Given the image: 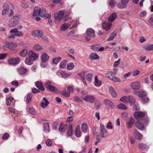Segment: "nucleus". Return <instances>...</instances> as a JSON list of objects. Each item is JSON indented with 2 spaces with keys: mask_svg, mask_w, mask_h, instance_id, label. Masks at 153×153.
<instances>
[{
  "mask_svg": "<svg viewBox=\"0 0 153 153\" xmlns=\"http://www.w3.org/2000/svg\"><path fill=\"white\" fill-rule=\"evenodd\" d=\"M134 94L135 95L142 98L141 101L143 103L147 102L148 101L149 99L145 97L146 95V93L145 91L141 90L139 91L135 92Z\"/></svg>",
  "mask_w": 153,
  "mask_h": 153,
  "instance_id": "nucleus-1",
  "label": "nucleus"
},
{
  "mask_svg": "<svg viewBox=\"0 0 153 153\" xmlns=\"http://www.w3.org/2000/svg\"><path fill=\"white\" fill-rule=\"evenodd\" d=\"M53 82L50 80L47 81L45 84V86L46 88L52 92H56L58 91V89L55 87L53 86Z\"/></svg>",
  "mask_w": 153,
  "mask_h": 153,
  "instance_id": "nucleus-2",
  "label": "nucleus"
},
{
  "mask_svg": "<svg viewBox=\"0 0 153 153\" xmlns=\"http://www.w3.org/2000/svg\"><path fill=\"white\" fill-rule=\"evenodd\" d=\"M19 22L18 16H15L12 18L9 21L8 25L11 27H13L17 25Z\"/></svg>",
  "mask_w": 153,
  "mask_h": 153,
  "instance_id": "nucleus-3",
  "label": "nucleus"
},
{
  "mask_svg": "<svg viewBox=\"0 0 153 153\" xmlns=\"http://www.w3.org/2000/svg\"><path fill=\"white\" fill-rule=\"evenodd\" d=\"M95 37L94 30L92 28H89L87 30L86 36L85 37V40L88 41H89L91 38H94Z\"/></svg>",
  "mask_w": 153,
  "mask_h": 153,
  "instance_id": "nucleus-4",
  "label": "nucleus"
},
{
  "mask_svg": "<svg viewBox=\"0 0 153 153\" xmlns=\"http://www.w3.org/2000/svg\"><path fill=\"white\" fill-rule=\"evenodd\" d=\"M64 14V12L62 11H60L59 13H56L54 14L55 22L57 24H59L62 18L63 17Z\"/></svg>",
  "mask_w": 153,
  "mask_h": 153,
  "instance_id": "nucleus-5",
  "label": "nucleus"
},
{
  "mask_svg": "<svg viewBox=\"0 0 153 153\" xmlns=\"http://www.w3.org/2000/svg\"><path fill=\"white\" fill-rule=\"evenodd\" d=\"M100 136L101 138L106 137L107 136L108 133L105 126L102 124L100 125Z\"/></svg>",
  "mask_w": 153,
  "mask_h": 153,
  "instance_id": "nucleus-6",
  "label": "nucleus"
},
{
  "mask_svg": "<svg viewBox=\"0 0 153 153\" xmlns=\"http://www.w3.org/2000/svg\"><path fill=\"white\" fill-rule=\"evenodd\" d=\"M20 59L18 57L11 58L8 60V62L9 65H15L19 63Z\"/></svg>",
  "mask_w": 153,
  "mask_h": 153,
  "instance_id": "nucleus-7",
  "label": "nucleus"
},
{
  "mask_svg": "<svg viewBox=\"0 0 153 153\" xmlns=\"http://www.w3.org/2000/svg\"><path fill=\"white\" fill-rule=\"evenodd\" d=\"M28 54L29 57L32 59L33 61L36 60L39 56V54L36 53L33 51H29L28 52Z\"/></svg>",
  "mask_w": 153,
  "mask_h": 153,
  "instance_id": "nucleus-8",
  "label": "nucleus"
},
{
  "mask_svg": "<svg viewBox=\"0 0 153 153\" xmlns=\"http://www.w3.org/2000/svg\"><path fill=\"white\" fill-rule=\"evenodd\" d=\"M45 9L43 8H41L39 16L45 19L50 18L51 16L50 13H45Z\"/></svg>",
  "mask_w": 153,
  "mask_h": 153,
  "instance_id": "nucleus-9",
  "label": "nucleus"
},
{
  "mask_svg": "<svg viewBox=\"0 0 153 153\" xmlns=\"http://www.w3.org/2000/svg\"><path fill=\"white\" fill-rule=\"evenodd\" d=\"M134 115L135 118L138 120L145 116L146 115V113L145 112L137 111L134 112Z\"/></svg>",
  "mask_w": 153,
  "mask_h": 153,
  "instance_id": "nucleus-10",
  "label": "nucleus"
},
{
  "mask_svg": "<svg viewBox=\"0 0 153 153\" xmlns=\"http://www.w3.org/2000/svg\"><path fill=\"white\" fill-rule=\"evenodd\" d=\"M84 100L87 102L90 103H94L95 101V97L92 95H87L83 99Z\"/></svg>",
  "mask_w": 153,
  "mask_h": 153,
  "instance_id": "nucleus-11",
  "label": "nucleus"
},
{
  "mask_svg": "<svg viewBox=\"0 0 153 153\" xmlns=\"http://www.w3.org/2000/svg\"><path fill=\"white\" fill-rule=\"evenodd\" d=\"M10 33H15L16 36L21 37L23 36V33L20 31L18 30L17 28H14L10 30Z\"/></svg>",
  "mask_w": 153,
  "mask_h": 153,
  "instance_id": "nucleus-12",
  "label": "nucleus"
},
{
  "mask_svg": "<svg viewBox=\"0 0 153 153\" xmlns=\"http://www.w3.org/2000/svg\"><path fill=\"white\" fill-rule=\"evenodd\" d=\"M140 83L137 81H134L132 82L131 85V88L135 90H137L140 89Z\"/></svg>",
  "mask_w": 153,
  "mask_h": 153,
  "instance_id": "nucleus-13",
  "label": "nucleus"
},
{
  "mask_svg": "<svg viewBox=\"0 0 153 153\" xmlns=\"http://www.w3.org/2000/svg\"><path fill=\"white\" fill-rule=\"evenodd\" d=\"M32 35L34 37L40 38L43 34V32L40 30H37L33 31L32 33Z\"/></svg>",
  "mask_w": 153,
  "mask_h": 153,
  "instance_id": "nucleus-14",
  "label": "nucleus"
},
{
  "mask_svg": "<svg viewBox=\"0 0 153 153\" xmlns=\"http://www.w3.org/2000/svg\"><path fill=\"white\" fill-rule=\"evenodd\" d=\"M111 25V23H109L107 21H105L102 24V27L106 31L109 30Z\"/></svg>",
  "mask_w": 153,
  "mask_h": 153,
  "instance_id": "nucleus-15",
  "label": "nucleus"
},
{
  "mask_svg": "<svg viewBox=\"0 0 153 153\" xmlns=\"http://www.w3.org/2000/svg\"><path fill=\"white\" fill-rule=\"evenodd\" d=\"M41 8L39 7H36L34 8V12L32 16V18L34 19V17L39 16Z\"/></svg>",
  "mask_w": 153,
  "mask_h": 153,
  "instance_id": "nucleus-16",
  "label": "nucleus"
},
{
  "mask_svg": "<svg viewBox=\"0 0 153 153\" xmlns=\"http://www.w3.org/2000/svg\"><path fill=\"white\" fill-rule=\"evenodd\" d=\"M49 56L46 53H43L41 56V60L47 61L49 59Z\"/></svg>",
  "mask_w": 153,
  "mask_h": 153,
  "instance_id": "nucleus-17",
  "label": "nucleus"
},
{
  "mask_svg": "<svg viewBox=\"0 0 153 153\" xmlns=\"http://www.w3.org/2000/svg\"><path fill=\"white\" fill-rule=\"evenodd\" d=\"M36 87L38 88L39 90L43 91L45 90V89L43 86L42 83L38 81L35 83Z\"/></svg>",
  "mask_w": 153,
  "mask_h": 153,
  "instance_id": "nucleus-18",
  "label": "nucleus"
},
{
  "mask_svg": "<svg viewBox=\"0 0 153 153\" xmlns=\"http://www.w3.org/2000/svg\"><path fill=\"white\" fill-rule=\"evenodd\" d=\"M68 126L67 125H63L62 123H61L59 128V131L60 132H64L67 129Z\"/></svg>",
  "mask_w": 153,
  "mask_h": 153,
  "instance_id": "nucleus-19",
  "label": "nucleus"
},
{
  "mask_svg": "<svg viewBox=\"0 0 153 153\" xmlns=\"http://www.w3.org/2000/svg\"><path fill=\"white\" fill-rule=\"evenodd\" d=\"M134 122V120L133 118L130 117L128 118L127 124V127L128 128H130L132 127Z\"/></svg>",
  "mask_w": 153,
  "mask_h": 153,
  "instance_id": "nucleus-20",
  "label": "nucleus"
},
{
  "mask_svg": "<svg viewBox=\"0 0 153 153\" xmlns=\"http://www.w3.org/2000/svg\"><path fill=\"white\" fill-rule=\"evenodd\" d=\"M9 6L7 3H5L3 6V10L2 12L3 15H4L7 12H8L9 11Z\"/></svg>",
  "mask_w": 153,
  "mask_h": 153,
  "instance_id": "nucleus-21",
  "label": "nucleus"
},
{
  "mask_svg": "<svg viewBox=\"0 0 153 153\" xmlns=\"http://www.w3.org/2000/svg\"><path fill=\"white\" fill-rule=\"evenodd\" d=\"M136 127L140 130L142 131L144 130V127L143 123L139 121H137L136 123Z\"/></svg>",
  "mask_w": 153,
  "mask_h": 153,
  "instance_id": "nucleus-22",
  "label": "nucleus"
},
{
  "mask_svg": "<svg viewBox=\"0 0 153 153\" xmlns=\"http://www.w3.org/2000/svg\"><path fill=\"white\" fill-rule=\"evenodd\" d=\"M115 74L114 72H110L108 73L106 75V76L110 79L114 81L115 79Z\"/></svg>",
  "mask_w": 153,
  "mask_h": 153,
  "instance_id": "nucleus-23",
  "label": "nucleus"
},
{
  "mask_svg": "<svg viewBox=\"0 0 153 153\" xmlns=\"http://www.w3.org/2000/svg\"><path fill=\"white\" fill-rule=\"evenodd\" d=\"M44 131L48 133L50 131L49 125L48 123H45L43 125Z\"/></svg>",
  "mask_w": 153,
  "mask_h": 153,
  "instance_id": "nucleus-24",
  "label": "nucleus"
},
{
  "mask_svg": "<svg viewBox=\"0 0 153 153\" xmlns=\"http://www.w3.org/2000/svg\"><path fill=\"white\" fill-rule=\"evenodd\" d=\"M75 135L77 137H79L81 136V132L80 131V127L77 126L75 129Z\"/></svg>",
  "mask_w": 153,
  "mask_h": 153,
  "instance_id": "nucleus-25",
  "label": "nucleus"
},
{
  "mask_svg": "<svg viewBox=\"0 0 153 153\" xmlns=\"http://www.w3.org/2000/svg\"><path fill=\"white\" fill-rule=\"evenodd\" d=\"M101 81L98 80L97 76H95L94 81V85L97 87H99L101 85Z\"/></svg>",
  "mask_w": 153,
  "mask_h": 153,
  "instance_id": "nucleus-26",
  "label": "nucleus"
},
{
  "mask_svg": "<svg viewBox=\"0 0 153 153\" xmlns=\"http://www.w3.org/2000/svg\"><path fill=\"white\" fill-rule=\"evenodd\" d=\"M33 61L31 59L29 56L26 58L25 60V63L27 65H30L32 64L33 63Z\"/></svg>",
  "mask_w": 153,
  "mask_h": 153,
  "instance_id": "nucleus-27",
  "label": "nucleus"
},
{
  "mask_svg": "<svg viewBox=\"0 0 153 153\" xmlns=\"http://www.w3.org/2000/svg\"><path fill=\"white\" fill-rule=\"evenodd\" d=\"M18 71L19 74L20 75H24L27 72V69L26 68L22 67L20 69H19Z\"/></svg>",
  "mask_w": 153,
  "mask_h": 153,
  "instance_id": "nucleus-28",
  "label": "nucleus"
},
{
  "mask_svg": "<svg viewBox=\"0 0 153 153\" xmlns=\"http://www.w3.org/2000/svg\"><path fill=\"white\" fill-rule=\"evenodd\" d=\"M134 135L138 140L141 139L143 137L142 135L137 130H135L134 133Z\"/></svg>",
  "mask_w": 153,
  "mask_h": 153,
  "instance_id": "nucleus-29",
  "label": "nucleus"
},
{
  "mask_svg": "<svg viewBox=\"0 0 153 153\" xmlns=\"http://www.w3.org/2000/svg\"><path fill=\"white\" fill-rule=\"evenodd\" d=\"M99 57V56L95 53H91L90 55V58L91 60L98 59Z\"/></svg>",
  "mask_w": 153,
  "mask_h": 153,
  "instance_id": "nucleus-30",
  "label": "nucleus"
},
{
  "mask_svg": "<svg viewBox=\"0 0 153 153\" xmlns=\"http://www.w3.org/2000/svg\"><path fill=\"white\" fill-rule=\"evenodd\" d=\"M69 26V24L65 23L61 26L60 30L62 31H64L67 29Z\"/></svg>",
  "mask_w": 153,
  "mask_h": 153,
  "instance_id": "nucleus-31",
  "label": "nucleus"
},
{
  "mask_svg": "<svg viewBox=\"0 0 153 153\" xmlns=\"http://www.w3.org/2000/svg\"><path fill=\"white\" fill-rule=\"evenodd\" d=\"M73 130L72 128V125L70 124L69 126L68 130L67 131V134L69 136H71L73 134Z\"/></svg>",
  "mask_w": 153,
  "mask_h": 153,
  "instance_id": "nucleus-32",
  "label": "nucleus"
},
{
  "mask_svg": "<svg viewBox=\"0 0 153 153\" xmlns=\"http://www.w3.org/2000/svg\"><path fill=\"white\" fill-rule=\"evenodd\" d=\"M85 72L84 71H82L79 73L78 74V75L82 79V82L84 83L85 80Z\"/></svg>",
  "mask_w": 153,
  "mask_h": 153,
  "instance_id": "nucleus-33",
  "label": "nucleus"
},
{
  "mask_svg": "<svg viewBox=\"0 0 153 153\" xmlns=\"http://www.w3.org/2000/svg\"><path fill=\"white\" fill-rule=\"evenodd\" d=\"M60 75L63 78H66L70 76V74L69 73H66L64 71H62L60 72Z\"/></svg>",
  "mask_w": 153,
  "mask_h": 153,
  "instance_id": "nucleus-34",
  "label": "nucleus"
},
{
  "mask_svg": "<svg viewBox=\"0 0 153 153\" xmlns=\"http://www.w3.org/2000/svg\"><path fill=\"white\" fill-rule=\"evenodd\" d=\"M34 50L37 51H40L42 49V47L39 45L36 44L34 45L33 47Z\"/></svg>",
  "mask_w": 153,
  "mask_h": 153,
  "instance_id": "nucleus-35",
  "label": "nucleus"
},
{
  "mask_svg": "<svg viewBox=\"0 0 153 153\" xmlns=\"http://www.w3.org/2000/svg\"><path fill=\"white\" fill-rule=\"evenodd\" d=\"M74 68V65L72 62L68 63L67 66V68L68 70H71Z\"/></svg>",
  "mask_w": 153,
  "mask_h": 153,
  "instance_id": "nucleus-36",
  "label": "nucleus"
},
{
  "mask_svg": "<svg viewBox=\"0 0 153 153\" xmlns=\"http://www.w3.org/2000/svg\"><path fill=\"white\" fill-rule=\"evenodd\" d=\"M27 53V51L25 49H24L20 52V54L22 56H25Z\"/></svg>",
  "mask_w": 153,
  "mask_h": 153,
  "instance_id": "nucleus-37",
  "label": "nucleus"
},
{
  "mask_svg": "<svg viewBox=\"0 0 153 153\" xmlns=\"http://www.w3.org/2000/svg\"><path fill=\"white\" fill-rule=\"evenodd\" d=\"M109 91L113 97H115V90L114 88L111 86L109 88Z\"/></svg>",
  "mask_w": 153,
  "mask_h": 153,
  "instance_id": "nucleus-38",
  "label": "nucleus"
},
{
  "mask_svg": "<svg viewBox=\"0 0 153 153\" xmlns=\"http://www.w3.org/2000/svg\"><path fill=\"white\" fill-rule=\"evenodd\" d=\"M67 63L66 60H64L61 62L59 64V67L62 69L64 68L66 66Z\"/></svg>",
  "mask_w": 153,
  "mask_h": 153,
  "instance_id": "nucleus-39",
  "label": "nucleus"
},
{
  "mask_svg": "<svg viewBox=\"0 0 153 153\" xmlns=\"http://www.w3.org/2000/svg\"><path fill=\"white\" fill-rule=\"evenodd\" d=\"M117 107L119 109L126 110L127 108L126 106L123 103H121L117 105Z\"/></svg>",
  "mask_w": 153,
  "mask_h": 153,
  "instance_id": "nucleus-40",
  "label": "nucleus"
},
{
  "mask_svg": "<svg viewBox=\"0 0 153 153\" xmlns=\"http://www.w3.org/2000/svg\"><path fill=\"white\" fill-rule=\"evenodd\" d=\"M115 19V13H112L110 16L108 18V20L110 22L113 21Z\"/></svg>",
  "mask_w": 153,
  "mask_h": 153,
  "instance_id": "nucleus-41",
  "label": "nucleus"
},
{
  "mask_svg": "<svg viewBox=\"0 0 153 153\" xmlns=\"http://www.w3.org/2000/svg\"><path fill=\"white\" fill-rule=\"evenodd\" d=\"M144 48L146 51H152L153 50V44L145 46Z\"/></svg>",
  "mask_w": 153,
  "mask_h": 153,
  "instance_id": "nucleus-42",
  "label": "nucleus"
},
{
  "mask_svg": "<svg viewBox=\"0 0 153 153\" xmlns=\"http://www.w3.org/2000/svg\"><path fill=\"white\" fill-rule=\"evenodd\" d=\"M92 75L91 73H89L86 75V78L87 80L90 82L92 80Z\"/></svg>",
  "mask_w": 153,
  "mask_h": 153,
  "instance_id": "nucleus-43",
  "label": "nucleus"
},
{
  "mask_svg": "<svg viewBox=\"0 0 153 153\" xmlns=\"http://www.w3.org/2000/svg\"><path fill=\"white\" fill-rule=\"evenodd\" d=\"M61 59V58L60 57H56L53 59L52 62L54 64H56L60 61Z\"/></svg>",
  "mask_w": 153,
  "mask_h": 153,
  "instance_id": "nucleus-44",
  "label": "nucleus"
},
{
  "mask_svg": "<svg viewBox=\"0 0 153 153\" xmlns=\"http://www.w3.org/2000/svg\"><path fill=\"white\" fill-rule=\"evenodd\" d=\"M40 64L41 67L43 68H45L47 66L48 63L47 61L41 60Z\"/></svg>",
  "mask_w": 153,
  "mask_h": 153,
  "instance_id": "nucleus-45",
  "label": "nucleus"
},
{
  "mask_svg": "<svg viewBox=\"0 0 153 153\" xmlns=\"http://www.w3.org/2000/svg\"><path fill=\"white\" fill-rule=\"evenodd\" d=\"M87 126L85 123H83L82 125L81 128L84 132H85L87 131Z\"/></svg>",
  "mask_w": 153,
  "mask_h": 153,
  "instance_id": "nucleus-46",
  "label": "nucleus"
},
{
  "mask_svg": "<svg viewBox=\"0 0 153 153\" xmlns=\"http://www.w3.org/2000/svg\"><path fill=\"white\" fill-rule=\"evenodd\" d=\"M120 100L125 103H127L128 102V96H124L120 99Z\"/></svg>",
  "mask_w": 153,
  "mask_h": 153,
  "instance_id": "nucleus-47",
  "label": "nucleus"
},
{
  "mask_svg": "<svg viewBox=\"0 0 153 153\" xmlns=\"http://www.w3.org/2000/svg\"><path fill=\"white\" fill-rule=\"evenodd\" d=\"M32 97V95L31 94H27L26 98V102L27 104L30 102L31 101V99Z\"/></svg>",
  "mask_w": 153,
  "mask_h": 153,
  "instance_id": "nucleus-48",
  "label": "nucleus"
},
{
  "mask_svg": "<svg viewBox=\"0 0 153 153\" xmlns=\"http://www.w3.org/2000/svg\"><path fill=\"white\" fill-rule=\"evenodd\" d=\"M128 102L131 103L135 102V100L134 97L131 96H128Z\"/></svg>",
  "mask_w": 153,
  "mask_h": 153,
  "instance_id": "nucleus-49",
  "label": "nucleus"
},
{
  "mask_svg": "<svg viewBox=\"0 0 153 153\" xmlns=\"http://www.w3.org/2000/svg\"><path fill=\"white\" fill-rule=\"evenodd\" d=\"M99 47V45H96L91 46V48L92 50L94 51H98Z\"/></svg>",
  "mask_w": 153,
  "mask_h": 153,
  "instance_id": "nucleus-50",
  "label": "nucleus"
},
{
  "mask_svg": "<svg viewBox=\"0 0 153 153\" xmlns=\"http://www.w3.org/2000/svg\"><path fill=\"white\" fill-rule=\"evenodd\" d=\"M78 22L77 21H73L71 23V24H73L71 27H70V28H74L76 27L78 25Z\"/></svg>",
  "mask_w": 153,
  "mask_h": 153,
  "instance_id": "nucleus-51",
  "label": "nucleus"
},
{
  "mask_svg": "<svg viewBox=\"0 0 153 153\" xmlns=\"http://www.w3.org/2000/svg\"><path fill=\"white\" fill-rule=\"evenodd\" d=\"M16 44H14L13 43H10L8 44V48L11 50H13L15 47L16 46Z\"/></svg>",
  "mask_w": 153,
  "mask_h": 153,
  "instance_id": "nucleus-52",
  "label": "nucleus"
},
{
  "mask_svg": "<svg viewBox=\"0 0 153 153\" xmlns=\"http://www.w3.org/2000/svg\"><path fill=\"white\" fill-rule=\"evenodd\" d=\"M13 99V98L11 97H10L6 99V103L7 105H10L11 101Z\"/></svg>",
  "mask_w": 153,
  "mask_h": 153,
  "instance_id": "nucleus-53",
  "label": "nucleus"
},
{
  "mask_svg": "<svg viewBox=\"0 0 153 153\" xmlns=\"http://www.w3.org/2000/svg\"><path fill=\"white\" fill-rule=\"evenodd\" d=\"M140 71L139 70H135L132 72V75L134 76H135L140 74Z\"/></svg>",
  "mask_w": 153,
  "mask_h": 153,
  "instance_id": "nucleus-54",
  "label": "nucleus"
},
{
  "mask_svg": "<svg viewBox=\"0 0 153 153\" xmlns=\"http://www.w3.org/2000/svg\"><path fill=\"white\" fill-rule=\"evenodd\" d=\"M139 147L141 149L144 150L146 148L147 146L145 144L140 143L139 144Z\"/></svg>",
  "mask_w": 153,
  "mask_h": 153,
  "instance_id": "nucleus-55",
  "label": "nucleus"
},
{
  "mask_svg": "<svg viewBox=\"0 0 153 153\" xmlns=\"http://www.w3.org/2000/svg\"><path fill=\"white\" fill-rule=\"evenodd\" d=\"M117 6L118 8L120 9L125 8L127 7L126 5L124 4H122V3L121 4L120 3L118 4Z\"/></svg>",
  "mask_w": 153,
  "mask_h": 153,
  "instance_id": "nucleus-56",
  "label": "nucleus"
},
{
  "mask_svg": "<svg viewBox=\"0 0 153 153\" xmlns=\"http://www.w3.org/2000/svg\"><path fill=\"white\" fill-rule=\"evenodd\" d=\"M60 93L65 97H68L70 96V94L69 93L66 92L64 91L61 92Z\"/></svg>",
  "mask_w": 153,
  "mask_h": 153,
  "instance_id": "nucleus-57",
  "label": "nucleus"
},
{
  "mask_svg": "<svg viewBox=\"0 0 153 153\" xmlns=\"http://www.w3.org/2000/svg\"><path fill=\"white\" fill-rule=\"evenodd\" d=\"M139 15L140 17L143 18L146 16V12L145 11L141 12L140 13Z\"/></svg>",
  "mask_w": 153,
  "mask_h": 153,
  "instance_id": "nucleus-58",
  "label": "nucleus"
},
{
  "mask_svg": "<svg viewBox=\"0 0 153 153\" xmlns=\"http://www.w3.org/2000/svg\"><path fill=\"white\" fill-rule=\"evenodd\" d=\"M29 112V113L32 114H34L36 113L35 110L33 108H30Z\"/></svg>",
  "mask_w": 153,
  "mask_h": 153,
  "instance_id": "nucleus-59",
  "label": "nucleus"
},
{
  "mask_svg": "<svg viewBox=\"0 0 153 153\" xmlns=\"http://www.w3.org/2000/svg\"><path fill=\"white\" fill-rule=\"evenodd\" d=\"M115 45V42H113L112 43H110L108 45V46H107L105 47V48H109L110 50L112 49L113 48V46Z\"/></svg>",
  "mask_w": 153,
  "mask_h": 153,
  "instance_id": "nucleus-60",
  "label": "nucleus"
},
{
  "mask_svg": "<svg viewBox=\"0 0 153 153\" xmlns=\"http://www.w3.org/2000/svg\"><path fill=\"white\" fill-rule=\"evenodd\" d=\"M74 100L77 102H82V100L78 97H75L74 98Z\"/></svg>",
  "mask_w": 153,
  "mask_h": 153,
  "instance_id": "nucleus-61",
  "label": "nucleus"
},
{
  "mask_svg": "<svg viewBox=\"0 0 153 153\" xmlns=\"http://www.w3.org/2000/svg\"><path fill=\"white\" fill-rule=\"evenodd\" d=\"M58 123L57 122H54L53 124V128L54 130H57Z\"/></svg>",
  "mask_w": 153,
  "mask_h": 153,
  "instance_id": "nucleus-62",
  "label": "nucleus"
},
{
  "mask_svg": "<svg viewBox=\"0 0 153 153\" xmlns=\"http://www.w3.org/2000/svg\"><path fill=\"white\" fill-rule=\"evenodd\" d=\"M46 145L48 146H50L52 145V142L50 139L47 140L46 142Z\"/></svg>",
  "mask_w": 153,
  "mask_h": 153,
  "instance_id": "nucleus-63",
  "label": "nucleus"
},
{
  "mask_svg": "<svg viewBox=\"0 0 153 153\" xmlns=\"http://www.w3.org/2000/svg\"><path fill=\"white\" fill-rule=\"evenodd\" d=\"M9 134L7 133H5L3 136L2 139L4 140H7L9 137Z\"/></svg>",
  "mask_w": 153,
  "mask_h": 153,
  "instance_id": "nucleus-64",
  "label": "nucleus"
}]
</instances>
